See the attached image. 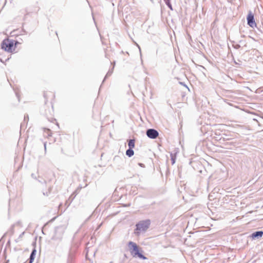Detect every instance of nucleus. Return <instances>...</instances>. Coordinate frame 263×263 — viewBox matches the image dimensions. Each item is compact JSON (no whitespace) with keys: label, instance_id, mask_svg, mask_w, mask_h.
<instances>
[{"label":"nucleus","instance_id":"f257e3e1","mask_svg":"<svg viewBox=\"0 0 263 263\" xmlns=\"http://www.w3.org/2000/svg\"><path fill=\"white\" fill-rule=\"evenodd\" d=\"M128 247L131 255L134 257H139L142 259H146L147 258L144 256L141 252L142 250L138 245L133 241H129L128 243Z\"/></svg>","mask_w":263,"mask_h":263},{"label":"nucleus","instance_id":"f03ea898","mask_svg":"<svg viewBox=\"0 0 263 263\" xmlns=\"http://www.w3.org/2000/svg\"><path fill=\"white\" fill-rule=\"evenodd\" d=\"M149 224L150 221L148 220L140 221L136 224V233L139 234L145 232L148 228Z\"/></svg>","mask_w":263,"mask_h":263},{"label":"nucleus","instance_id":"7ed1b4c3","mask_svg":"<svg viewBox=\"0 0 263 263\" xmlns=\"http://www.w3.org/2000/svg\"><path fill=\"white\" fill-rule=\"evenodd\" d=\"M14 46V42L12 40H4L2 44V47L5 50L11 52Z\"/></svg>","mask_w":263,"mask_h":263},{"label":"nucleus","instance_id":"20e7f679","mask_svg":"<svg viewBox=\"0 0 263 263\" xmlns=\"http://www.w3.org/2000/svg\"><path fill=\"white\" fill-rule=\"evenodd\" d=\"M147 136L151 139H156L159 135L158 132L154 129H148L146 130Z\"/></svg>","mask_w":263,"mask_h":263},{"label":"nucleus","instance_id":"39448f33","mask_svg":"<svg viewBox=\"0 0 263 263\" xmlns=\"http://www.w3.org/2000/svg\"><path fill=\"white\" fill-rule=\"evenodd\" d=\"M248 24L251 27L253 28L256 26V23L254 20V15L252 12H250L247 16Z\"/></svg>","mask_w":263,"mask_h":263},{"label":"nucleus","instance_id":"423d86ee","mask_svg":"<svg viewBox=\"0 0 263 263\" xmlns=\"http://www.w3.org/2000/svg\"><path fill=\"white\" fill-rule=\"evenodd\" d=\"M262 235H263V232L262 231H256V232H254V233L252 234L251 237L253 239L258 238L259 237H262Z\"/></svg>","mask_w":263,"mask_h":263},{"label":"nucleus","instance_id":"0eeeda50","mask_svg":"<svg viewBox=\"0 0 263 263\" xmlns=\"http://www.w3.org/2000/svg\"><path fill=\"white\" fill-rule=\"evenodd\" d=\"M36 252V250H35V249L33 250V251H32V252L30 254V257H29V263H32V262L33 261V260L34 259Z\"/></svg>","mask_w":263,"mask_h":263},{"label":"nucleus","instance_id":"6e6552de","mask_svg":"<svg viewBox=\"0 0 263 263\" xmlns=\"http://www.w3.org/2000/svg\"><path fill=\"white\" fill-rule=\"evenodd\" d=\"M129 148H133L135 147V140L130 139L128 141V143Z\"/></svg>","mask_w":263,"mask_h":263},{"label":"nucleus","instance_id":"1a4fd4ad","mask_svg":"<svg viewBox=\"0 0 263 263\" xmlns=\"http://www.w3.org/2000/svg\"><path fill=\"white\" fill-rule=\"evenodd\" d=\"M126 154L129 157H132L134 154V151L132 149V148H129L126 151Z\"/></svg>","mask_w":263,"mask_h":263},{"label":"nucleus","instance_id":"9d476101","mask_svg":"<svg viewBox=\"0 0 263 263\" xmlns=\"http://www.w3.org/2000/svg\"><path fill=\"white\" fill-rule=\"evenodd\" d=\"M171 159L172 161V164H174L175 163L176 161V155L173 153H171Z\"/></svg>","mask_w":263,"mask_h":263},{"label":"nucleus","instance_id":"9b49d317","mask_svg":"<svg viewBox=\"0 0 263 263\" xmlns=\"http://www.w3.org/2000/svg\"><path fill=\"white\" fill-rule=\"evenodd\" d=\"M112 71H113L112 69L111 70H109L108 71V72L107 73V74H106V76H105V78H106L107 77L110 76L112 74Z\"/></svg>","mask_w":263,"mask_h":263},{"label":"nucleus","instance_id":"f8f14e48","mask_svg":"<svg viewBox=\"0 0 263 263\" xmlns=\"http://www.w3.org/2000/svg\"><path fill=\"white\" fill-rule=\"evenodd\" d=\"M44 145L45 152L46 153V150H47V149H46V143H44Z\"/></svg>","mask_w":263,"mask_h":263},{"label":"nucleus","instance_id":"ddd939ff","mask_svg":"<svg viewBox=\"0 0 263 263\" xmlns=\"http://www.w3.org/2000/svg\"><path fill=\"white\" fill-rule=\"evenodd\" d=\"M167 5L169 7V8H170L171 9H172V6L170 4L168 3V4H167Z\"/></svg>","mask_w":263,"mask_h":263},{"label":"nucleus","instance_id":"4468645a","mask_svg":"<svg viewBox=\"0 0 263 263\" xmlns=\"http://www.w3.org/2000/svg\"><path fill=\"white\" fill-rule=\"evenodd\" d=\"M136 45H137V46L138 47V48H139V50H140V51L141 52V49H140V46H139L137 44H136Z\"/></svg>","mask_w":263,"mask_h":263},{"label":"nucleus","instance_id":"2eb2a0df","mask_svg":"<svg viewBox=\"0 0 263 263\" xmlns=\"http://www.w3.org/2000/svg\"><path fill=\"white\" fill-rule=\"evenodd\" d=\"M27 118H28V116H27V117H26V116L24 117V119L25 120H26V119H27Z\"/></svg>","mask_w":263,"mask_h":263},{"label":"nucleus","instance_id":"dca6fc26","mask_svg":"<svg viewBox=\"0 0 263 263\" xmlns=\"http://www.w3.org/2000/svg\"><path fill=\"white\" fill-rule=\"evenodd\" d=\"M27 118H28V116H27V117H26V116L24 117V119L25 120H26V119H27Z\"/></svg>","mask_w":263,"mask_h":263},{"label":"nucleus","instance_id":"f3484780","mask_svg":"<svg viewBox=\"0 0 263 263\" xmlns=\"http://www.w3.org/2000/svg\"><path fill=\"white\" fill-rule=\"evenodd\" d=\"M27 118H28V116H27V117H26V116L24 117V119L25 120H26V119H27Z\"/></svg>","mask_w":263,"mask_h":263}]
</instances>
